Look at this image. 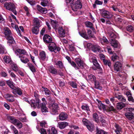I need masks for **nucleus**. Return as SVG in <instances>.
Returning a JSON list of instances; mask_svg holds the SVG:
<instances>
[{
  "mask_svg": "<svg viewBox=\"0 0 134 134\" xmlns=\"http://www.w3.org/2000/svg\"><path fill=\"white\" fill-rule=\"evenodd\" d=\"M15 53H17V56L20 58L21 62L24 63H26L29 60L27 58L29 56L27 52L24 49H18L16 50Z\"/></svg>",
  "mask_w": 134,
  "mask_h": 134,
  "instance_id": "obj_1",
  "label": "nucleus"
},
{
  "mask_svg": "<svg viewBox=\"0 0 134 134\" xmlns=\"http://www.w3.org/2000/svg\"><path fill=\"white\" fill-rule=\"evenodd\" d=\"M4 6L6 9L12 11L15 15H17V12L16 10V6L13 3L6 2L4 4Z\"/></svg>",
  "mask_w": 134,
  "mask_h": 134,
  "instance_id": "obj_2",
  "label": "nucleus"
},
{
  "mask_svg": "<svg viewBox=\"0 0 134 134\" xmlns=\"http://www.w3.org/2000/svg\"><path fill=\"white\" fill-rule=\"evenodd\" d=\"M99 11L100 14L103 17L110 19L113 16L111 13L106 10L104 8L99 9Z\"/></svg>",
  "mask_w": 134,
  "mask_h": 134,
  "instance_id": "obj_3",
  "label": "nucleus"
},
{
  "mask_svg": "<svg viewBox=\"0 0 134 134\" xmlns=\"http://www.w3.org/2000/svg\"><path fill=\"white\" fill-rule=\"evenodd\" d=\"M71 6L74 11H77L78 9H80L82 8V5L80 0H77L71 5Z\"/></svg>",
  "mask_w": 134,
  "mask_h": 134,
  "instance_id": "obj_4",
  "label": "nucleus"
},
{
  "mask_svg": "<svg viewBox=\"0 0 134 134\" xmlns=\"http://www.w3.org/2000/svg\"><path fill=\"white\" fill-rule=\"evenodd\" d=\"M48 49L51 52H53L55 53H57L59 52L60 48L59 47L56 46L55 43L53 42L49 43L48 46Z\"/></svg>",
  "mask_w": 134,
  "mask_h": 134,
  "instance_id": "obj_5",
  "label": "nucleus"
},
{
  "mask_svg": "<svg viewBox=\"0 0 134 134\" xmlns=\"http://www.w3.org/2000/svg\"><path fill=\"white\" fill-rule=\"evenodd\" d=\"M51 113L53 115H56L58 114L60 109L58 104L54 103L52 104L50 107Z\"/></svg>",
  "mask_w": 134,
  "mask_h": 134,
  "instance_id": "obj_6",
  "label": "nucleus"
},
{
  "mask_svg": "<svg viewBox=\"0 0 134 134\" xmlns=\"http://www.w3.org/2000/svg\"><path fill=\"white\" fill-rule=\"evenodd\" d=\"M37 92H34V97H35V100L34 103V108H40L41 106L40 105V100L39 99V97L38 94Z\"/></svg>",
  "mask_w": 134,
  "mask_h": 134,
  "instance_id": "obj_7",
  "label": "nucleus"
},
{
  "mask_svg": "<svg viewBox=\"0 0 134 134\" xmlns=\"http://www.w3.org/2000/svg\"><path fill=\"white\" fill-rule=\"evenodd\" d=\"M90 56L89 59L90 60L92 61L94 65L97 69L99 70L100 71H102V69L98 63L96 57L94 56H91L90 55Z\"/></svg>",
  "mask_w": 134,
  "mask_h": 134,
  "instance_id": "obj_8",
  "label": "nucleus"
},
{
  "mask_svg": "<svg viewBox=\"0 0 134 134\" xmlns=\"http://www.w3.org/2000/svg\"><path fill=\"white\" fill-rule=\"evenodd\" d=\"M75 61L78 66V67L82 69L83 68L84 66L86 65V64L84 62L79 58H76L75 59Z\"/></svg>",
  "mask_w": 134,
  "mask_h": 134,
  "instance_id": "obj_9",
  "label": "nucleus"
},
{
  "mask_svg": "<svg viewBox=\"0 0 134 134\" xmlns=\"http://www.w3.org/2000/svg\"><path fill=\"white\" fill-rule=\"evenodd\" d=\"M122 67V64L121 63L119 62H117L115 63L114 65V70L118 72L121 70Z\"/></svg>",
  "mask_w": 134,
  "mask_h": 134,
  "instance_id": "obj_10",
  "label": "nucleus"
},
{
  "mask_svg": "<svg viewBox=\"0 0 134 134\" xmlns=\"http://www.w3.org/2000/svg\"><path fill=\"white\" fill-rule=\"evenodd\" d=\"M68 115L66 113L61 112L58 116L59 119L61 121H64L66 120L68 118Z\"/></svg>",
  "mask_w": 134,
  "mask_h": 134,
  "instance_id": "obj_11",
  "label": "nucleus"
},
{
  "mask_svg": "<svg viewBox=\"0 0 134 134\" xmlns=\"http://www.w3.org/2000/svg\"><path fill=\"white\" fill-rule=\"evenodd\" d=\"M43 39L44 42L46 43H50L52 41V38L51 37L47 34L44 35Z\"/></svg>",
  "mask_w": 134,
  "mask_h": 134,
  "instance_id": "obj_12",
  "label": "nucleus"
},
{
  "mask_svg": "<svg viewBox=\"0 0 134 134\" xmlns=\"http://www.w3.org/2000/svg\"><path fill=\"white\" fill-rule=\"evenodd\" d=\"M13 90L12 92L14 95L18 94L21 96L22 94V90L19 87L15 88H13Z\"/></svg>",
  "mask_w": 134,
  "mask_h": 134,
  "instance_id": "obj_13",
  "label": "nucleus"
},
{
  "mask_svg": "<svg viewBox=\"0 0 134 134\" xmlns=\"http://www.w3.org/2000/svg\"><path fill=\"white\" fill-rule=\"evenodd\" d=\"M5 96L7 101L10 102H12L15 100L14 96L12 94H6L5 95Z\"/></svg>",
  "mask_w": 134,
  "mask_h": 134,
  "instance_id": "obj_14",
  "label": "nucleus"
},
{
  "mask_svg": "<svg viewBox=\"0 0 134 134\" xmlns=\"http://www.w3.org/2000/svg\"><path fill=\"white\" fill-rule=\"evenodd\" d=\"M96 100L98 102V107L99 109L100 110H105L106 106L102 104L101 101L98 99H97Z\"/></svg>",
  "mask_w": 134,
  "mask_h": 134,
  "instance_id": "obj_15",
  "label": "nucleus"
},
{
  "mask_svg": "<svg viewBox=\"0 0 134 134\" xmlns=\"http://www.w3.org/2000/svg\"><path fill=\"white\" fill-rule=\"evenodd\" d=\"M69 124L65 121L58 122V127L61 129H64Z\"/></svg>",
  "mask_w": 134,
  "mask_h": 134,
  "instance_id": "obj_16",
  "label": "nucleus"
},
{
  "mask_svg": "<svg viewBox=\"0 0 134 134\" xmlns=\"http://www.w3.org/2000/svg\"><path fill=\"white\" fill-rule=\"evenodd\" d=\"M37 10L42 13L45 14L47 13V9L46 8H43L39 5L37 6Z\"/></svg>",
  "mask_w": 134,
  "mask_h": 134,
  "instance_id": "obj_17",
  "label": "nucleus"
},
{
  "mask_svg": "<svg viewBox=\"0 0 134 134\" xmlns=\"http://www.w3.org/2000/svg\"><path fill=\"white\" fill-rule=\"evenodd\" d=\"M54 63V65H56L58 68L62 69L64 68V64L62 61L58 60L55 61Z\"/></svg>",
  "mask_w": 134,
  "mask_h": 134,
  "instance_id": "obj_18",
  "label": "nucleus"
},
{
  "mask_svg": "<svg viewBox=\"0 0 134 134\" xmlns=\"http://www.w3.org/2000/svg\"><path fill=\"white\" fill-rule=\"evenodd\" d=\"M4 34L6 38L12 35L11 31L7 27L4 29Z\"/></svg>",
  "mask_w": 134,
  "mask_h": 134,
  "instance_id": "obj_19",
  "label": "nucleus"
},
{
  "mask_svg": "<svg viewBox=\"0 0 134 134\" xmlns=\"http://www.w3.org/2000/svg\"><path fill=\"white\" fill-rule=\"evenodd\" d=\"M115 96L121 102H125L126 101V98L122 95L115 94Z\"/></svg>",
  "mask_w": 134,
  "mask_h": 134,
  "instance_id": "obj_20",
  "label": "nucleus"
},
{
  "mask_svg": "<svg viewBox=\"0 0 134 134\" xmlns=\"http://www.w3.org/2000/svg\"><path fill=\"white\" fill-rule=\"evenodd\" d=\"M48 70L52 74H56L57 73V69L55 68L53 66H49L48 67Z\"/></svg>",
  "mask_w": 134,
  "mask_h": 134,
  "instance_id": "obj_21",
  "label": "nucleus"
},
{
  "mask_svg": "<svg viewBox=\"0 0 134 134\" xmlns=\"http://www.w3.org/2000/svg\"><path fill=\"white\" fill-rule=\"evenodd\" d=\"M58 31L59 36L60 37H64L65 36V32L64 30L62 27H59L58 28Z\"/></svg>",
  "mask_w": 134,
  "mask_h": 134,
  "instance_id": "obj_22",
  "label": "nucleus"
},
{
  "mask_svg": "<svg viewBox=\"0 0 134 134\" xmlns=\"http://www.w3.org/2000/svg\"><path fill=\"white\" fill-rule=\"evenodd\" d=\"M6 38L8 40V43L9 45H12V44L15 43V42L12 35Z\"/></svg>",
  "mask_w": 134,
  "mask_h": 134,
  "instance_id": "obj_23",
  "label": "nucleus"
},
{
  "mask_svg": "<svg viewBox=\"0 0 134 134\" xmlns=\"http://www.w3.org/2000/svg\"><path fill=\"white\" fill-rule=\"evenodd\" d=\"M101 48L97 45H93L91 49L94 52H99L100 51Z\"/></svg>",
  "mask_w": 134,
  "mask_h": 134,
  "instance_id": "obj_24",
  "label": "nucleus"
},
{
  "mask_svg": "<svg viewBox=\"0 0 134 134\" xmlns=\"http://www.w3.org/2000/svg\"><path fill=\"white\" fill-rule=\"evenodd\" d=\"M126 118L128 119L131 120L134 118V114L133 113L130 112H127L125 114Z\"/></svg>",
  "mask_w": 134,
  "mask_h": 134,
  "instance_id": "obj_25",
  "label": "nucleus"
},
{
  "mask_svg": "<svg viewBox=\"0 0 134 134\" xmlns=\"http://www.w3.org/2000/svg\"><path fill=\"white\" fill-rule=\"evenodd\" d=\"M40 4L43 7L49 6L51 5V3L48 2V0H42Z\"/></svg>",
  "mask_w": 134,
  "mask_h": 134,
  "instance_id": "obj_26",
  "label": "nucleus"
},
{
  "mask_svg": "<svg viewBox=\"0 0 134 134\" xmlns=\"http://www.w3.org/2000/svg\"><path fill=\"white\" fill-rule=\"evenodd\" d=\"M88 130L90 132H92L94 129V125L92 122H89L88 124L86 126Z\"/></svg>",
  "mask_w": 134,
  "mask_h": 134,
  "instance_id": "obj_27",
  "label": "nucleus"
},
{
  "mask_svg": "<svg viewBox=\"0 0 134 134\" xmlns=\"http://www.w3.org/2000/svg\"><path fill=\"white\" fill-rule=\"evenodd\" d=\"M125 104L121 102L117 103L116 104L117 108L119 110H121L124 107H125Z\"/></svg>",
  "mask_w": 134,
  "mask_h": 134,
  "instance_id": "obj_28",
  "label": "nucleus"
},
{
  "mask_svg": "<svg viewBox=\"0 0 134 134\" xmlns=\"http://www.w3.org/2000/svg\"><path fill=\"white\" fill-rule=\"evenodd\" d=\"M7 118L9 121L14 124H15V122L18 120L16 119L14 116H8L7 117Z\"/></svg>",
  "mask_w": 134,
  "mask_h": 134,
  "instance_id": "obj_29",
  "label": "nucleus"
},
{
  "mask_svg": "<svg viewBox=\"0 0 134 134\" xmlns=\"http://www.w3.org/2000/svg\"><path fill=\"white\" fill-rule=\"evenodd\" d=\"M85 24L87 27L90 28L92 30L94 29L93 25L91 22L89 21H87L85 23Z\"/></svg>",
  "mask_w": 134,
  "mask_h": 134,
  "instance_id": "obj_30",
  "label": "nucleus"
},
{
  "mask_svg": "<svg viewBox=\"0 0 134 134\" xmlns=\"http://www.w3.org/2000/svg\"><path fill=\"white\" fill-rule=\"evenodd\" d=\"M116 129L115 132L116 134H121L120 132H121L122 129L118 125L116 124L115 125Z\"/></svg>",
  "mask_w": 134,
  "mask_h": 134,
  "instance_id": "obj_31",
  "label": "nucleus"
},
{
  "mask_svg": "<svg viewBox=\"0 0 134 134\" xmlns=\"http://www.w3.org/2000/svg\"><path fill=\"white\" fill-rule=\"evenodd\" d=\"M48 134H56L57 131L54 127H52L51 128V131L50 129H48L47 131Z\"/></svg>",
  "mask_w": 134,
  "mask_h": 134,
  "instance_id": "obj_32",
  "label": "nucleus"
},
{
  "mask_svg": "<svg viewBox=\"0 0 134 134\" xmlns=\"http://www.w3.org/2000/svg\"><path fill=\"white\" fill-rule=\"evenodd\" d=\"M111 46L114 48H116L118 46V42L115 39H111Z\"/></svg>",
  "mask_w": 134,
  "mask_h": 134,
  "instance_id": "obj_33",
  "label": "nucleus"
},
{
  "mask_svg": "<svg viewBox=\"0 0 134 134\" xmlns=\"http://www.w3.org/2000/svg\"><path fill=\"white\" fill-rule=\"evenodd\" d=\"M4 62L7 63H9L11 62V60L10 58L8 56H5L3 58Z\"/></svg>",
  "mask_w": 134,
  "mask_h": 134,
  "instance_id": "obj_34",
  "label": "nucleus"
},
{
  "mask_svg": "<svg viewBox=\"0 0 134 134\" xmlns=\"http://www.w3.org/2000/svg\"><path fill=\"white\" fill-rule=\"evenodd\" d=\"M81 108L83 110H86L88 114H89L90 110L88 106L86 104L85 105H82L81 106Z\"/></svg>",
  "mask_w": 134,
  "mask_h": 134,
  "instance_id": "obj_35",
  "label": "nucleus"
},
{
  "mask_svg": "<svg viewBox=\"0 0 134 134\" xmlns=\"http://www.w3.org/2000/svg\"><path fill=\"white\" fill-rule=\"evenodd\" d=\"M88 79L92 82H93L96 81V78L93 75L90 74L88 75Z\"/></svg>",
  "mask_w": 134,
  "mask_h": 134,
  "instance_id": "obj_36",
  "label": "nucleus"
},
{
  "mask_svg": "<svg viewBox=\"0 0 134 134\" xmlns=\"http://www.w3.org/2000/svg\"><path fill=\"white\" fill-rule=\"evenodd\" d=\"M100 41L101 43L102 44H103V43H104L108 44L109 43L107 40L104 37H103L102 38H100Z\"/></svg>",
  "mask_w": 134,
  "mask_h": 134,
  "instance_id": "obj_37",
  "label": "nucleus"
},
{
  "mask_svg": "<svg viewBox=\"0 0 134 134\" xmlns=\"http://www.w3.org/2000/svg\"><path fill=\"white\" fill-rule=\"evenodd\" d=\"M40 56L41 59L42 60H44L46 58V54L44 51H42L40 54Z\"/></svg>",
  "mask_w": 134,
  "mask_h": 134,
  "instance_id": "obj_38",
  "label": "nucleus"
},
{
  "mask_svg": "<svg viewBox=\"0 0 134 134\" xmlns=\"http://www.w3.org/2000/svg\"><path fill=\"white\" fill-rule=\"evenodd\" d=\"M15 122V124L14 125L16 126V127L19 129H20L22 127L23 125L22 123L18 120Z\"/></svg>",
  "mask_w": 134,
  "mask_h": 134,
  "instance_id": "obj_39",
  "label": "nucleus"
},
{
  "mask_svg": "<svg viewBox=\"0 0 134 134\" xmlns=\"http://www.w3.org/2000/svg\"><path fill=\"white\" fill-rule=\"evenodd\" d=\"M24 101L27 102L28 103L30 104L31 107H34V100H31L30 101H29L28 99L26 97L24 98Z\"/></svg>",
  "mask_w": 134,
  "mask_h": 134,
  "instance_id": "obj_40",
  "label": "nucleus"
},
{
  "mask_svg": "<svg viewBox=\"0 0 134 134\" xmlns=\"http://www.w3.org/2000/svg\"><path fill=\"white\" fill-rule=\"evenodd\" d=\"M94 82L95 88L97 89L101 90L102 87L100 86L99 82L96 80Z\"/></svg>",
  "mask_w": 134,
  "mask_h": 134,
  "instance_id": "obj_41",
  "label": "nucleus"
},
{
  "mask_svg": "<svg viewBox=\"0 0 134 134\" xmlns=\"http://www.w3.org/2000/svg\"><path fill=\"white\" fill-rule=\"evenodd\" d=\"M34 26H40L39 19L37 18H34Z\"/></svg>",
  "mask_w": 134,
  "mask_h": 134,
  "instance_id": "obj_42",
  "label": "nucleus"
},
{
  "mask_svg": "<svg viewBox=\"0 0 134 134\" xmlns=\"http://www.w3.org/2000/svg\"><path fill=\"white\" fill-rule=\"evenodd\" d=\"M9 132V130L6 127H4L1 131L2 134H8V133Z\"/></svg>",
  "mask_w": 134,
  "mask_h": 134,
  "instance_id": "obj_43",
  "label": "nucleus"
},
{
  "mask_svg": "<svg viewBox=\"0 0 134 134\" xmlns=\"http://www.w3.org/2000/svg\"><path fill=\"white\" fill-rule=\"evenodd\" d=\"M98 117V115L96 113H94L93 114V120L96 122L99 121Z\"/></svg>",
  "mask_w": 134,
  "mask_h": 134,
  "instance_id": "obj_44",
  "label": "nucleus"
},
{
  "mask_svg": "<svg viewBox=\"0 0 134 134\" xmlns=\"http://www.w3.org/2000/svg\"><path fill=\"white\" fill-rule=\"evenodd\" d=\"M103 61L104 64L105 65H108L109 67H110L111 66V64L110 60H108L105 59Z\"/></svg>",
  "mask_w": 134,
  "mask_h": 134,
  "instance_id": "obj_45",
  "label": "nucleus"
},
{
  "mask_svg": "<svg viewBox=\"0 0 134 134\" xmlns=\"http://www.w3.org/2000/svg\"><path fill=\"white\" fill-rule=\"evenodd\" d=\"M11 129L13 131L14 134H18V131L15 128L14 126L13 125H11L10 126Z\"/></svg>",
  "mask_w": 134,
  "mask_h": 134,
  "instance_id": "obj_46",
  "label": "nucleus"
},
{
  "mask_svg": "<svg viewBox=\"0 0 134 134\" xmlns=\"http://www.w3.org/2000/svg\"><path fill=\"white\" fill-rule=\"evenodd\" d=\"M126 29L127 30L130 32H132L134 29L133 27L131 25L127 26Z\"/></svg>",
  "mask_w": 134,
  "mask_h": 134,
  "instance_id": "obj_47",
  "label": "nucleus"
},
{
  "mask_svg": "<svg viewBox=\"0 0 134 134\" xmlns=\"http://www.w3.org/2000/svg\"><path fill=\"white\" fill-rule=\"evenodd\" d=\"M11 67L13 70L15 72L18 71V68L16 64H11Z\"/></svg>",
  "mask_w": 134,
  "mask_h": 134,
  "instance_id": "obj_48",
  "label": "nucleus"
},
{
  "mask_svg": "<svg viewBox=\"0 0 134 134\" xmlns=\"http://www.w3.org/2000/svg\"><path fill=\"white\" fill-rule=\"evenodd\" d=\"M39 27L40 26H34V34L37 35L38 33Z\"/></svg>",
  "mask_w": 134,
  "mask_h": 134,
  "instance_id": "obj_49",
  "label": "nucleus"
},
{
  "mask_svg": "<svg viewBox=\"0 0 134 134\" xmlns=\"http://www.w3.org/2000/svg\"><path fill=\"white\" fill-rule=\"evenodd\" d=\"M70 63L71 64V65L72 66L75 68L76 70L79 69V68L78 66H76V64L74 61H71L70 62Z\"/></svg>",
  "mask_w": 134,
  "mask_h": 134,
  "instance_id": "obj_50",
  "label": "nucleus"
},
{
  "mask_svg": "<svg viewBox=\"0 0 134 134\" xmlns=\"http://www.w3.org/2000/svg\"><path fill=\"white\" fill-rule=\"evenodd\" d=\"M5 50L4 46L0 44V54H4V53Z\"/></svg>",
  "mask_w": 134,
  "mask_h": 134,
  "instance_id": "obj_51",
  "label": "nucleus"
},
{
  "mask_svg": "<svg viewBox=\"0 0 134 134\" xmlns=\"http://www.w3.org/2000/svg\"><path fill=\"white\" fill-rule=\"evenodd\" d=\"M47 123L45 121H42L40 123V124L41 126L42 127H46L47 126Z\"/></svg>",
  "mask_w": 134,
  "mask_h": 134,
  "instance_id": "obj_52",
  "label": "nucleus"
},
{
  "mask_svg": "<svg viewBox=\"0 0 134 134\" xmlns=\"http://www.w3.org/2000/svg\"><path fill=\"white\" fill-rule=\"evenodd\" d=\"M109 111H113L114 112L116 113V110L114 108L113 106H111L108 108V110Z\"/></svg>",
  "mask_w": 134,
  "mask_h": 134,
  "instance_id": "obj_53",
  "label": "nucleus"
},
{
  "mask_svg": "<svg viewBox=\"0 0 134 134\" xmlns=\"http://www.w3.org/2000/svg\"><path fill=\"white\" fill-rule=\"evenodd\" d=\"M80 35L82 37L86 38H88L87 36V35L86 32H79Z\"/></svg>",
  "mask_w": 134,
  "mask_h": 134,
  "instance_id": "obj_54",
  "label": "nucleus"
},
{
  "mask_svg": "<svg viewBox=\"0 0 134 134\" xmlns=\"http://www.w3.org/2000/svg\"><path fill=\"white\" fill-rule=\"evenodd\" d=\"M70 85L72 87L75 88H76L77 87V84L75 82L73 81H71L69 82Z\"/></svg>",
  "mask_w": 134,
  "mask_h": 134,
  "instance_id": "obj_55",
  "label": "nucleus"
},
{
  "mask_svg": "<svg viewBox=\"0 0 134 134\" xmlns=\"http://www.w3.org/2000/svg\"><path fill=\"white\" fill-rule=\"evenodd\" d=\"M15 29L17 32L18 35L20 36H21L22 35L21 34V31L19 29L18 26V25L15 26Z\"/></svg>",
  "mask_w": 134,
  "mask_h": 134,
  "instance_id": "obj_56",
  "label": "nucleus"
},
{
  "mask_svg": "<svg viewBox=\"0 0 134 134\" xmlns=\"http://www.w3.org/2000/svg\"><path fill=\"white\" fill-rule=\"evenodd\" d=\"M0 75L1 77H6L8 76L7 73L5 71H2L0 72Z\"/></svg>",
  "mask_w": 134,
  "mask_h": 134,
  "instance_id": "obj_57",
  "label": "nucleus"
},
{
  "mask_svg": "<svg viewBox=\"0 0 134 134\" xmlns=\"http://www.w3.org/2000/svg\"><path fill=\"white\" fill-rule=\"evenodd\" d=\"M112 60L114 61L118 59L119 58V57L116 54H114L111 57Z\"/></svg>",
  "mask_w": 134,
  "mask_h": 134,
  "instance_id": "obj_58",
  "label": "nucleus"
},
{
  "mask_svg": "<svg viewBox=\"0 0 134 134\" xmlns=\"http://www.w3.org/2000/svg\"><path fill=\"white\" fill-rule=\"evenodd\" d=\"M83 124L86 126L88 124L89 122H91L85 119H83L82 120Z\"/></svg>",
  "mask_w": 134,
  "mask_h": 134,
  "instance_id": "obj_59",
  "label": "nucleus"
},
{
  "mask_svg": "<svg viewBox=\"0 0 134 134\" xmlns=\"http://www.w3.org/2000/svg\"><path fill=\"white\" fill-rule=\"evenodd\" d=\"M27 65L31 71L34 73V65L31 63H28Z\"/></svg>",
  "mask_w": 134,
  "mask_h": 134,
  "instance_id": "obj_60",
  "label": "nucleus"
},
{
  "mask_svg": "<svg viewBox=\"0 0 134 134\" xmlns=\"http://www.w3.org/2000/svg\"><path fill=\"white\" fill-rule=\"evenodd\" d=\"M69 50L71 51H74L75 50L74 46L72 44L69 45Z\"/></svg>",
  "mask_w": 134,
  "mask_h": 134,
  "instance_id": "obj_61",
  "label": "nucleus"
},
{
  "mask_svg": "<svg viewBox=\"0 0 134 134\" xmlns=\"http://www.w3.org/2000/svg\"><path fill=\"white\" fill-rule=\"evenodd\" d=\"M41 110L42 113H46L48 111V109L46 107L44 108H41Z\"/></svg>",
  "mask_w": 134,
  "mask_h": 134,
  "instance_id": "obj_62",
  "label": "nucleus"
},
{
  "mask_svg": "<svg viewBox=\"0 0 134 134\" xmlns=\"http://www.w3.org/2000/svg\"><path fill=\"white\" fill-rule=\"evenodd\" d=\"M109 36L113 39H115L116 37V35L113 32H111L109 34Z\"/></svg>",
  "mask_w": 134,
  "mask_h": 134,
  "instance_id": "obj_63",
  "label": "nucleus"
},
{
  "mask_svg": "<svg viewBox=\"0 0 134 134\" xmlns=\"http://www.w3.org/2000/svg\"><path fill=\"white\" fill-rule=\"evenodd\" d=\"M104 130H99L98 128H97V133L96 134H103Z\"/></svg>",
  "mask_w": 134,
  "mask_h": 134,
  "instance_id": "obj_64",
  "label": "nucleus"
}]
</instances>
